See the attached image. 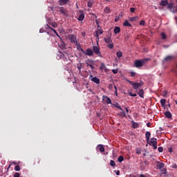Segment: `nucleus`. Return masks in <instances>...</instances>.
I'll use <instances>...</instances> for the list:
<instances>
[{"label":"nucleus","mask_w":177,"mask_h":177,"mask_svg":"<svg viewBox=\"0 0 177 177\" xmlns=\"http://www.w3.org/2000/svg\"><path fill=\"white\" fill-rule=\"evenodd\" d=\"M149 60H150V59H149V58L136 60L135 62H134V66L137 68H139L140 67H143V66H145V64L147 63V62H149Z\"/></svg>","instance_id":"1"},{"label":"nucleus","mask_w":177,"mask_h":177,"mask_svg":"<svg viewBox=\"0 0 177 177\" xmlns=\"http://www.w3.org/2000/svg\"><path fill=\"white\" fill-rule=\"evenodd\" d=\"M160 6H167V9L171 10L172 8H174V3L171 2V3H168V0H162L160 2Z\"/></svg>","instance_id":"2"},{"label":"nucleus","mask_w":177,"mask_h":177,"mask_svg":"<svg viewBox=\"0 0 177 177\" xmlns=\"http://www.w3.org/2000/svg\"><path fill=\"white\" fill-rule=\"evenodd\" d=\"M93 53L95 55H97V56H98L99 57H103V56L102 55V53H100V47L93 46Z\"/></svg>","instance_id":"3"},{"label":"nucleus","mask_w":177,"mask_h":177,"mask_svg":"<svg viewBox=\"0 0 177 177\" xmlns=\"http://www.w3.org/2000/svg\"><path fill=\"white\" fill-rule=\"evenodd\" d=\"M143 85H145V82H143L142 81H141L140 83L138 82H135L133 83L132 86L133 89H135V91H138V89H139V88L143 86Z\"/></svg>","instance_id":"4"},{"label":"nucleus","mask_w":177,"mask_h":177,"mask_svg":"<svg viewBox=\"0 0 177 177\" xmlns=\"http://www.w3.org/2000/svg\"><path fill=\"white\" fill-rule=\"evenodd\" d=\"M149 145L153 146L154 149H157V138H151Z\"/></svg>","instance_id":"5"},{"label":"nucleus","mask_w":177,"mask_h":177,"mask_svg":"<svg viewBox=\"0 0 177 177\" xmlns=\"http://www.w3.org/2000/svg\"><path fill=\"white\" fill-rule=\"evenodd\" d=\"M176 56L175 55H167V57H165L164 62L166 63H168V62H172L174 59H176Z\"/></svg>","instance_id":"6"},{"label":"nucleus","mask_w":177,"mask_h":177,"mask_svg":"<svg viewBox=\"0 0 177 177\" xmlns=\"http://www.w3.org/2000/svg\"><path fill=\"white\" fill-rule=\"evenodd\" d=\"M60 57L61 59H63V60H64V62H67L68 60V59H70V57L68 56V53H60Z\"/></svg>","instance_id":"7"},{"label":"nucleus","mask_w":177,"mask_h":177,"mask_svg":"<svg viewBox=\"0 0 177 177\" xmlns=\"http://www.w3.org/2000/svg\"><path fill=\"white\" fill-rule=\"evenodd\" d=\"M69 39L72 44H75V45H78V41H77V37H75L74 35H70Z\"/></svg>","instance_id":"8"},{"label":"nucleus","mask_w":177,"mask_h":177,"mask_svg":"<svg viewBox=\"0 0 177 177\" xmlns=\"http://www.w3.org/2000/svg\"><path fill=\"white\" fill-rule=\"evenodd\" d=\"M102 99L103 100H104L106 104H111V99H110V97H109L108 96L103 95Z\"/></svg>","instance_id":"9"},{"label":"nucleus","mask_w":177,"mask_h":177,"mask_svg":"<svg viewBox=\"0 0 177 177\" xmlns=\"http://www.w3.org/2000/svg\"><path fill=\"white\" fill-rule=\"evenodd\" d=\"M70 2V0H59L58 3L60 6H64V5H67Z\"/></svg>","instance_id":"10"},{"label":"nucleus","mask_w":177,"mask_h":177,"mask_svg":"<svg viewBox=\"0 0 177 177\" xmlns=\"http://www.w3.org/2000/svg\"><path fill=\"white\" fill-rule=\"evenodd\" d=\"M85 55L86 56H93V50H92L91 48H87Z\"/></svg>","instance_id":"11"},{"label":"nucleus","mask_w":177,"mask_h":177,"mask_svg":"<svg viewBox=\"0 0 177 177\" xmlns=\"http://www.w3.org/2000/svg\"><path fill=\"white\" fill-rule=\"evenodd\" d=\"M164 115H165L166 118H172V113H171V112L168 110L166 112H164Z\"/></svg>","instance_id":"12"},{"label":"nucleus","mask_w":177,"mask_h":177,"mask_svg":"<svg viewBox=\"0 0 177 177\" xmlns=\"http://www.w3.org/2000/svg\"><path fill=\"white\" fill-rule=\"evenodd\" d=\"M150 136H151V133H150V131H147L145 133V138H146V140H147V143H149V142H150Z\"/></svg>","instance_id":"13"},{"label":"nucleus","mask_w":177,"mask_h":177,"mask_svg":"<svg viewBox=\"0 0 177 177\" xmlns=\"http://www.w3.org/2000/svg\"><path fill=\"white\" fill-rule=\"evenodd\" d=\"M137 93L140 96V97H142V99H143V97H145V91H143V89H140L137 92Z\"/></svg>","instance_id":"14"},{"label":"nucleus","mask_w":177,"mask_h":177,"mask_svg":"<svg viewBox=\"0 0 177 177\" xmlns=\"http://www.w3.org/2000/svg\"><path fill=\"white\" fill-rule=\"evenodd\" d=\"M91 81H93V82H95V84H100V79H99V77H92Z\"/></svg>","instance_id":"15"},{"label":"nucleus","mask_w":177,"mask_h":177,"mask_svg":"<svg viewBox=\"0 0 177 177\" xmlns=\"http://www.w3.org/2000/svg\"><path fill=\"white\" fill-rule=\"evenodd\" d=\"M138 20H139L138 16L129 17V21H138Z\"/></svg>","instance_id":"16"},{"label":"nucleus","mask_w":177,"mask_h":177,"mask_svg":"<svg viewBox=\"0 0 177 177\" xmlns=\"http://www.w3.org/2000/svg\"><path fill=\"white\" fill-rule=\"evenodd\" d=\"M131 127H132V128H134V129L139 128V124L138 122H136L133 120H132L131 121Z\"/></svg>","instance_id":"17"},{"label":"nucleus","mask_w":177,"mask_h":177,"mask_svg":"<svg viewBox=\"0 0 177 177\" xmlns=\"http://www.w3.org/2000/svg\"><path fill=\"white\" fill-rule=\"evenodd\" d=\"M85 17V15H84V12H81L80 15L78 16L77 20L79 21H82Z\"/></svg>","instance_id":"18"},{"label":"nucleus","mask_w":177,"mask_h":177,"mask_svg":"<svg viewBox=\"0 0 177 177\" xmlns=\"http://www.w3.org/2000/svg\"><path fill=\"white\" fill-rule=\"evenodd\" d=\"M124 27H132V25L129 23L128 20H125L124 22L123 23Z\"/></svg>","instance_id":"19"},{"label":"nucleus","mask_w":177,"mask_h":177,"mask_svg":"<svg viewBox=\"0 0 177 177\" xmlns=\"http://www.w3.org/2000/svg\"><path fill=\"white\" fill-rule=\"evenodd\" d=\"M157 168H158L159 169H162V168H164L165 165L162 162H158L157 165H156Z\"/></svg>","instance_id":"20"},{"label":"nucleus","mask_w":177,"mask_h":177,"mask_svg":"<svg viewBox=\"0 0 177 177\" xmlns=\"http://www.w3.org/2000/svg\"><path fill=\"white\" fill-rule=\"evenodd\" d=\"M58 10L62 13V15H64L66 13V9L63 7H58Z\"/></svg>","instance_id":"21"},{"label":"nucleus","mask_w":177,"mask_h":177,"mask_svg":"<svg viewBox=\"0 0 177 177\" xmlns=\"http://www.w3.org/2000/svg\"><path fill=\"white\" fill-rule=\"evenodd\" d=\"M104 39L106 44H111L113 42V40H111V38L109 37L104 38Z\"/></svg>","instance_id":"22"},{"label":"nucleus","mask_w":177,"mask_h":177,"mask_svg":"<svg viewBox=\"0 0 177 177\" xmlns=\"http://www.w3.org/2000/svg\"><path fill=\"white\" fill-rule=\"evenodd\" d=\"M97 149H98V150H99L101 153L104 152V147H103V145H99L97 146Z\"/></svg>","instance_id":"23"},{"label":"nucleus","mask_w":177,"mask_h":177,"mask_svg":"<svg viewBox=\"0 0 177 177\" xmlns=\"http://www.w3.org/2000/svg\"><path fill=\"white\" fill-rule=\"evenodd\" d=\"M165 103H167V100H165V99L160 100V104H161L162 107L165 108Z\"/></svg>","instance_id":"24"},{"label":"nucleus","mask_w":177,"mask_h":177,"mask_svg":"<svg viewBox=\"0 0 177 177\" xmlns=\"http://www.w3.org/2000/svg\"><path fill=\"white\" fill-rule=\"evenodd\" d=\"M170 12L172 13H177V6H173L171 10H169Z\"/></svg>","instance_id":"25"},{"label":"nucleus","mask_w":177,"mask_h":177,"mask_svg":"<svg viewBox=\"0 0 177 177\" xmlns=\"http://www.w3.org/2000/svg\"><path fill=\"white\" fill-rule=\"evenodd\" d=\"M120 31H121V29L120 28V27L116 26V27L114 28V33H115V34H118V33L120 32Z\"/></svg>","instance_id":"26"},{"label":"nucleus","mask_w":177,"mask_h":177,"mask_svg":"<svg viewBox=\"0 0 177 177\" xmlns=\"http://www.w3.org/2000/svg\"><path fill=\"white\" fill-rule=\"evenodd\" d=\"M104 12L105 13H107L109 15V13H110L111 12V10L110 9V8L109 7H106L104 10Z\"/></svg>","instance_id":"27"},{"label":"nucleus","mask_w":177,"mask_h":177,"mask_svg":"<svg viewBox=\"0 0 177 177\" xmlns=\"http://www.w3.org/2000/svg\"><path fill=\"white\" fill-rule=\"evenodd\" d=\"M122 112H120V117H122V118H124V117H127V114L125 113V111L124 110H121Z\"/></svg>","instance_id":"28"},{"label":"nucleus","mask_w":177,"mask_h":177,"mask_svg":"<svg viewBox=\"0 0 177 177\" xmlns=\"http://www.w3.org/2000/svg\"><path fill=\"white\" fill-rule=\"evenodd\" d=\"M116 56L118 59H120V57L122 56V52L121 51H118L116 53Z\"/></svg>","instance_id":"29"},{"label":"nucleus","mask_w":177,"mask_h":177,"mask_svg":"<svg viewBox=\"0 0 177 177\" xmlns=\"http://www.w3.org/2000/svg\"><path fill=\"white\" fill-rule=\"evenodd\" d=\"M59 48H61V49H66V44H64V42H62L61 44L59 45Z\"/></svg>","instance_id":"30"},{"label":"nucleus","mask_w":177,"mask_h":177,"mask_svg":"<svg viewBox=\"0 0 177 177\" xmlns=\"http://www.w3.org/2000/svg\"><path fill=\"white\" fill-rule=\"evenodd\" d=\"M162 39H167V35L165 32H161L160 34Z\"/></svg>","instance_id":"31"},{"label":"nucleus","mask_w":177,"mask_h":177,"mask_svg":"<svg viewBox=\"0 0 177 177\" xmlns=\"http://www.w3.org/2000/svg\"><path fill=\"white\" fill-rule=\"evenodd\" d=\"M118 162H121L122 161H124V156H120L118 158Z\"/></svg>","instance_id":"32"},{"label":"nucleus","mask_w":177,"mask_h":177,"mask_svg":"<svg viewBox=\"0 0 177 177\" xmlns=\"http://www.w3.org/2000/svg\"><path fill=\"white\" fill-rule=\"evenodd\" d=\"M110 165H111V167H113V168L115 167V165H116L115 162L114 160H111Z\"/></svg>","instance_id":"33"},{"label":"nucleus","mask_w":177,"mask_h":177,"mask_svg":"<svg viewBox=\"0 0 177 177\" xmlns=\"http://www.w3.org/2000/svg\"><path fill=\"white\" fill-rule=\"evenodd\" d=\"M95 37H96L97 43H98L99 42V31H95Z\"/></svg>","instance_id":"34"},{"label":"nucleus","mask_w":177,"mask_h":177,"mask_svg":"<svg viewBox=\"0 0 177 177\" xmlns=\"http://www.w3.org/2000/svg\"><path fill=\"white\" fill-rule=\"evenodd\" d=\"M87 67H91V70H95V66L89 63L86 62Z\"/></svg>","instance_id":"35"},{"label":"nucleus","mask_w":177,"mask_h":177,"mask_svg":"<svg viewBox=\"0 0 177 177\" xmlns=\"http://www.w3.org/2000/svg\"><path fill=\"white\" fill-rule=\"evenodd\" d=\"M108 48H109V49H113V48H114V44H113V42H112V43H109V44H108Z\"/></svg>","instance_id":"36"},{"label":"nucleus","mask_w":177,"mask_h":177,"mask_svg":"<svg viewBox=\"0 0 177 177\" xmlns=\"http://www.w3.org/2000/svg\"><path fill=\"white\" fill-rule=\"evenodd\" d=\"M114 106L119 110H122V108H121V106H120V104H118V103H116Z\"/></svg>","instance_id":"37"},{"label":"nucleus","mask_w":177,"mask_h":177,"mask_svg":"<svg viewBox=\"0 0 177 177\" xmlns=\"http://www.w3.org/2000/svg\"><path fill=\"white\" fill-rule=\"evenodd\" d=\"M129 96H132L133 97H136V96H138V95L136 93L133 94L131 92H129Z\"/></svg>","instance_id":"38"},{"label":"nucleus","mask_w":177,"mask_h":177,"mask_svg":"<svg viewBox=\"0 0 177 177\" xmlns=\"http://www.w3.org/2000/svg\"><path fill=\"white\" fill-rule=\"evenodd\" d=\"M15 171H20V165H16L15 167Z\"/></svg>","instance_id":"39"},{"label":"nucleus","mask_w":177,"mask_h":177,"mask_svg":"<svg viewBox=\"0 0 177 177\" xmlns=\"http://www.w3.org/2000/svg\"><path fill=\"white\" fill-rule=\"evenodd\" d=\"M163 150H164V148H162V147H159L158 148V151H159V153H162Z\"/></svg>","instance_id":"40"},{"label":"nucleus","mask_w":177,"mask_h":177,"mask_svg":"<svg viewBox=\"0 0 177 177\" xmlns=\"http://www.w3.org/2000/svg\"><path fill=\"white\" fill-rule=\"evenodd\" d=\"M95 31H98L99 35H102V34H103V30L102 29H97Z\"/></svg>","instance_id":"41"},{"label":"nucleus","mask_w":177,"mask_h":177,"mask_svg":"<svg viewBox=\"0 0 177 177\" xmlns=\"http://www.w3.org/2000/svg\"><path fill=\"white\" fill-rule=\"evenodd\" d=\"M100 68V70L106 68V65L104 64H102Z\"/></svg>","instance_id":"42"},{"label":"nucleus","mask_w":177,"mask_h":177,"mask_svg":"<svg viewBox=\"0 0 177 177\" xmlns=\"http://www.w3.org/2000/svg\"><path fill=\"white\" fill-rule=\"evenodd\" d=\"M135 10H136V8H130V12L131 13H135Z\"/></svg>","instance_id":"43"},{"label":"nucleus","mask_w":177,"mask_h":177,"mask_svg":"<svg viewBox=\"0 0 177 177\" xmlns=\"http://www.w3.org/2000/svg\"><path fill=\"white\" fill-rule=\"evenodd\" d=\"M48 28L50 30H51L52 31H53L54 33L57 34V31H56V30L53 29V28H51L50 26H48Z\"/></svg>","instance_id":"44"},{"label":"nucleus","mask_w":177,"mask_h":177,"mask_svg":"<svg viewBox=\"0 0 177 177\" xmlns=\"http://www.w3.org/2000/svg\"><path fill=\"white\" fill-rule=\"evenodd\" d=\"M92 2H91V1H88V3H87V6H88V8H92Z\"/></svg>","instance_id":"45"},{"label":"nucleus","mask_w":177,"mask_h":177,"mask_svg":"<svg viewBox=\"0 0 177 177\" xmlns=\"http://www.w3.org/2000/svg\"><path fill=\"white\" fill-rule=\"evenodd\" d=\"M145 22L144 20H142L140 21V26H145Z\"/></svg>","instance_id":"46"},{"label":"nucleus","mask_w":177,"mask_h":177,"mask_svg":"<svg viewBox=\"0 0 177 177\" xmlns=\"http://www.w3.org/2000/svg\"><path fill=\"white\" fill-rule=\"evenodd\" d=\"M112 73H113L114 74H117L118 73V69H113Z\"/></svg>","instance_id":"47"},{"label":"nucleus","mask_w":177,"mask_h":177,"mask_svg":"<svg viewBox=\"0 0 177 177\" xmlns=\"http://www.w3.org/2000/svg\"><path fill=\"white\" fill-rule=\"evenodd\" d=\"M51 26H52V27H54V28L57 27V24L54 22V23L51 24Z\"/></svg>","instance_id":"48"},{"label":"nucleus","mask_w":177,"mask_h":177,"mask_svg":"<svg viewBox=\"0 0 177 177\" xmlns=\"http://www.w3.org/2000/svg\"><path fill=\"white\" fill-rule=\"evenodd\" d=\"M14 177H20V174H19V173H15V174H14Z\"/></svg>","instance_id":"49"},{"label":"nucleus","mask_w":177,"mask_h":177,"mask_svg":"<svg viewBox=\"0 0 177 177\" xmlns=\"http://www.w3.org/2000/svg\"><path fill=\"white\" fill-rule=\"evenodd\" d=\"M135 75H136V73H135V72L131 73V77H135Z\"/></svg>","instance_id":"50"},{"label":"nucleus","mask_w":177,"mask_h":177,"mask_svg":"<svg viewBox=\"0 0 177 177\" xmlns=\"http://www.w3.org/2000/svg\"><path fill=\"white\" fill-rule=\"evenodd\" d=\"M171 168L177 169V165L176 164H173L171 166Z\"/></svg>","instance_id":"51"},{"label":"nucleus","mask_w":177,"mask_h":177,"mask_svg":"<svg viewBox=\"0 0 177 177\" xmlns=\"http://www.w3.org/2000/svg\"><path fill=\"white\" fill-rule=\"evenodd\" d=\"M140 153H142V151H140V149L136 150V154H140Z\"/></svg>","instance_id":"52"},{"label":"nucleus","mask_w":177,"mask_h":177,"mask_svg":"<svg viewBox=\"0 0 177 177\" xmlns=\"http://www.w3.org/2000/svg\"><path fill=\"white\" fill-rule=\"evenodd\" d=\"M104 71H105V73H109V71H110V70L109 68H107L106 67H105Z\"/></svg>","instance_id":"53"},{"label":"nucleus","mask_w":177,"mask_h":177,"mask_svg":"<svg viewBox=\"0 0 177 177\" xmlns=\"http://www.w3.org/2000/svg\"><path fill=\"white\" fill-rule=\"evenodd\" d=\"M147 127H148V128H150V127H151V123L150 122L147 123Z\"/></svg>","instance_id":"54"},{"label":"nucleus","mask_w":177,"mask_h":177,"mask_svg":"<svg viewBox=\"0 0 177 177\" xmlns=\"http://www.w3.org/2000/svg\"><path fill=\"white\" fill-rule=\"evenodd\" d=\"M45 32V30L44 29V28H41L40 30H39V32Z\"/></svg>","instance_id":"55"},{"label":"nucleus","mask_w":177,"mask_h":177,"mask_svg":"<svg viewBox=\"0 0 177 177\" xmlns=\"http://www.w3.org/2000/svg\"><path fill=\"white\" fill-rule=\"evenodd\" d=\"M115 174H116V175H120V170H116L115 171Z\"/></svg>","instance_id":"56"},{"label":"nucleus","mask_w":177,"mask_h":177,"mask_svg":"<svg viewBox=\"0 0 177 177\" xmlns=\"http://www.w3.org/2000/svg\"><path fill=\"white\" fill-rule=\"evenodd\" d=\"M127 82H129V84H131V85H133V82H131V80H127Z\"/></svg>","instance_id":"57"},{"label":"nucleus","mask_w":177,"mask_h":177,"mask_svg":"<svg viewBox=\"0 0 177 177\" xmlns=\"http://www.w3.org/2000/svg\"><path fill=\"white\" fill-rule=\"evenodd\" d=\"M80 50L82 52V53H84V55H85L86 52L84 50V49L80 48Z\"/></svg>","instance_id":"58"},{"label":"nucleus","mask_w":177,"mask_h":177,"mask_svg":"<svg viewBox=\"0 0 177 177\" xmlns=\"http://www.w3.org/2000/svg\"><path fill=\"white\" fill-rule=\"evenodd\" d=\"M57 35V37H59L60 39H62V37H60V35H59V33H57V34H55Z\"/></svg>","instance_id":"59"},{"label":"nucleus","mask_w":177,"mask_h":177,"mask_svg":"<svg viewBox=\"0 0 177 177\" xmlns=\"http://www.w3.org/2000/svg\"><path fill=\"white\" fill-rule=\"evenodd\" d=\"M118 20H120V18H115V22L118 21Z\"/></svg>","instance_id":"60"},{"label":"nucleus","mask_w":177,"mask_h":177,"mask_svg":"<svg viewBox=\"0 0 177 177\" xmlns=\"http://www.w3.org/2000/svg\"><path fill=\"white\" fill-rule=\"evenodd\" d=\"M125 110H126L127 113H129V111L128 110V108H125Z\"/></svg>","instance_id":"61"},{"label":"nucleus","mask_w":177,"mask_h":177,"mask_svg":"<svg viewBox=\"0 0 177 177\" xmlns=\"http://www.w3.org/2000/svg\"><path fill=\"white\" fill-rule=\"evenodd\" d=\"M115 95L117 96V95H118V91L116 90V91H115Z\"/></svg>","instance_id":"62"},{"label":"nucleus","mask_w":177,"mask_h":177,"mask_svg":"<svg viewBox=\"0 0 177 177\" xmlns=\"http://www.w3.org/2000/svg\"><path fill=\"white\" fill-rule=\"evenodd\" d=\"M174 20H176V24H177V17H174Z\"/></svg>","instance_id":"63"},{"label":"nucleus","mask_w":177,"mask_h":177,"mask_svg":"<svg viewBox=\"0 0 177 177\" xmlns=\"http://www.w3.org/2000/svg\"><path fill=\"white\" fill-rule=\"evenodd\" d=\"M110 88H113V84H109Z\"/></svg>","instance_id":"64"}]
</instances>
